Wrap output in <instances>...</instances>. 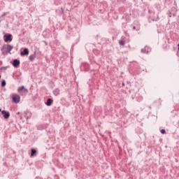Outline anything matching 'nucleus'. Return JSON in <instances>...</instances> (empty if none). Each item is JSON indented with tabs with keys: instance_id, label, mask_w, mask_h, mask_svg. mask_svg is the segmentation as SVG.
Returning <instances> with one entry per match:
<instances>
[{
	"instance_id": "nucleus-20",
	"label": "nucleus",
	"mask_w": 179,
	"mask_h": 179,
	"mask_svg": "<svg viewBox=\"0 0 179 179\" xmlns=\"http://www.w3.org/2000/svg\"><path fill=\"white\" fill-rule=\"evenodd\" d=\"M124 85H125V84H124V83H122V86H124Z\"/></svg>"
},
{
	"instance_id": "nucleus-7",
	"label": "nucleus",
	"mask_w": 179,
	"mask_h": 179,
	"mask_svg": "<svg viewBox=\"0 0 179 179\" xmlns=\"http://www.w3.org/2000/svg\"><path fill=\"white\" fill-rule=\"evenodd\" d=\"M20 55H29V49L24 48L23 51L20 52Z\"/></svg>"
},
{
	"instance_id": "nucleus-4",
	"label": "nucleus",
	"mask_w": 179,
	"mask_h": 179,
	"mask_svg": "<svg viewBox=\"0 0 179 179\" xmlns=\"http://www.w3.org/2000/svg\"><path fill=\"white\" fill-rule=\"evenodd\" d=\"M19 65H20V61L17 59H14L13 62V66H14V68H17Z\"/></svg>"
},
{
	"instance_id": "nucleus-10",
	"label": "nucleus",
	"mask_w": 179,
	"mask_h": 179,
	"mask_svg": "<svg viewBox=\"0 0 179 179\" xmlns=\"http://www.w3.org/2000/svg\"><path fill=\"white\" fill-rule=\"evenodd\" d=\"M36 155H37V150H36V149H31V157L36 156Z\"/></svg>"
},
{
	"instance_id": "nucleus-13",
	"label": "nucleus",
	"mask_w": 179,
	"mask_h": 179,
	"mask_svg": "<svg viewBox=\"0 0 179 179\" xmlns=\"http://www.w3.org/2000/svg\"><path fill=\"white\" fill-rule=\"evenodd\" d=\"M6 86V81L5 80H3L1 81V87H5Z\"/></svg>"
},
{
	"instance_id": "nucleus-21",
	"label": "nucleus",
	"mask_w": 179,
	"mask_h": 179,
	"mask_svg": "<svg viewBox=\"0 0 179 179\" xmlns=\"http://www.w3.org/2000/svg\"><path fill=\"white\" fill-rule=\"evenodd\" d=\"M17 114H20V112H17Z\"/></svg>"
},
{
	"instance_id": "nucleus-1",
	"label": "nucleus",
	"mask_w": 179,
	"mask_h": 179,
	"mask_svg": "<svg viewBox=\"0 0 179 179\" xmlns=\"http://www.w3.org/2000/svg\"><path fill=\"white\" fill-rule=\"evenodd\" d=\"M5 43H8V41H12V34H6L3 36Z\"/></svg>"
},
{
	"instance_id": "nucleus-15",
	"label": "nucleus",
	"mask_w": 179,
	"mask_h": 179,
	"mask_svg": "<svg viewBox=\"0 0 179 179\" xmlns=\"http://www.w3.org/2000/svg\"><path fill=\"white\" fill-rule=\"evenodd\" d=\"M140 29L141 28H139V27L136 28V27H135V26L133 27V30H136L137 31H139Z\"/></svg>"
},
{
	"instance_id": "nucleus-5",
	"label": "nucleus",
	"mask_w": 179,
	"mask_h": 179,
	"mask_svg": "<svg viewBox=\"0 0 179 179\" xmlns=\"http://www.w3.org/2000/svg\"><path fill=\"white\" fill-rule=\"evenodd\" d=\"M142 54H148V52H150V48L149 47L145 46L143 49H141Z\"/></svg>"
},
{
	"instance_id": "nucleus-9",
	"label": "nucleus",
	"mask_w": 179,
	"mask_h": 179,
	"mask_svg": "<svg viewBox=\"0 0 179 179\" xmlns=\"http://www.w3.org/2000/svg\"><path fill=\"white\" fill-rule=\"evenodd\" d=\"M18 92H22V90H24L26 93H28V90L27 89L24 88V86H21V87H19L18 89H17Z\"/></svg>"
},
{
	"instance_id": "nucleus-2",
	"label": "nucleus",
	"mask_w": 179,
	"mask_h": 179,
	"mask_svg": "<svg viewBox=\"0 0 179 179\" xmlns=\"http://www.w3.org/2000/svg\"><path fill=\"white\" fill-rule=\"evenodd\" d=\"M20 102V96L19 95H15L13 96V103H15V104H17V103Z\"/></svg>"
},
{
	"instance_id": "nucleus-23",
	"label": "nucleus",
	"mask_w": 179,
	"mask_h": 179,
	"mask_svg": "<svg viewBox=\"0 0 179 179\" xmlns=\"http://www.w3.org/2000/svg\"><path fill=\"white\" fill-rule=\"evenodd\" d=\"M20 120H22V117H20Z\"/></svg>"
},
{
	"instance_id": "nucleus-14",
	"label": "nucleus",
	"mask_w": 179,
	"mask_h": 179,
	"mask_svg": "<svg viewBox=\"0 0 179 179\" xmlns=\"http://www.w3.org/2000/svg\"><path fill=\"white\" fill-rule=\"evenodd\" d=\"M119 44L120 45H125V41H119Z\"/></svg>"
},
{
	"instance_id": "nucleus-11",
	"label": "nucleus",
	"mask_w": 179,
	"mask_h": 179,
	"mask_svg": "<svg viewBox=\"0 0 179 179\" xmlns=\"http://www.w3.org/2000/svg\"><path fill=\"white\" fill-rule=\"evenodd\" d=\"M29 61H34V59H36V53L29 55Z\"/></svg>"
},
{
	"instance_id": "nucleus-6",
	"label": "nucleus",
	"mask_w": 179,
	"mask_h": 179,
	"mask_svg": "<svg viewBox=\"0 0 179 179\" xmlns=\"http://www.w3.org/2000/svg\"><path fill=\"white\" fill-rule=\"evenodd\" d=\"M6 50H7V52H8L9 54H12V53L10 52V50H13V45H10V44L6 45Z\"/></svg>"
},
{
	"instance_id": "nucleus-24",
	"label": "nucleus",
	"mask_w": 179,
	"mask_h": 179,
	"mask_svg": "<svg viewBox=\"0 0 179 179\" xmlns=\"http://www.w3.org/2000/svg\"><path fill=\"white\" fill-rule=\"evenodd\" d=\"M0 79H1V75H0Z\"/></svg>"
},
{
	"instance_id": "nucleus-22",
	"label": "nucleus",
	"mask_w": 179,
	"mask_h": 179,
	"mask_svg": "<svg viewBox=\"0 0 179 179\" xmlns=\"http://www.w3.org/2000/svg\"><path fill=\"white\" fill-rule=\"evenodd\" d=\"M1 111H2V109L0 108V113H1Z\"/></svg>"
},
{
	"instance_id": "nucleus-16",
	"label": "nucleus",
	"mask_w": 179,
	"mask_h": 179,
	"mask_svg": "<svg viewBox=\"0 0 179 179\" xmlns=\"http://www.w3.org/2000/svg\"><path fill=\"white\" fill-rule=\"evenodd\" d=\"M160 132H161V134H166V130H165V129H162V130L160 131Z\"/></svg>"
},
{
	"instance_id": "nucleus-18",
	"label": "nucleus",
	"mask_w": 179,
	"mask_h": 179,
	"mask_svg": "<svg viewBox=\"0 0 179 179\" xmlns=\"http://www.w3.org/2000/svg\"><path fill=\"white\" fill-rule=\"evenodd\" d=\"M0 69L3 71H6V67H1Z\"/></svg>"
},
{
	"instance_id": "nucleus-3",
	"label": "nucleus",
	"mask_w": 179,
	"mask_h": 179,
	"mask_svg": "<svg viewBox=\"0 0 179 179\" xmlns=\"http://www.w3.org/2000/svg\"><path fill=\"white\" fill-rule=\"evenodd\" d=\"M1 114L3 115V118H5V120H8V118L10 117V113H9V112H7L6 110H2Z\"/></svg>"
},
{
	"instance_id": "nucleus-12",
	"label": "nucleus",
	"mask_w": 179,
	"mask_h": 179,
	"mask_svg": "<svg viewBox=\"0 0 179 179\" xmlns=\"http://www.w3.org/2000/svg\"><path fill=\"white\" fill-rule=\"evenodd\" d=\"M59 89H56L53 91V93L55 94V96H58L59 94Z\"/></svg>"
},
{
	"instance_id": "nucleus-8",
	"label": "nucleus",
	"mask_w": 179,
	"mask_h": 179,
	"mask_svg": "<svg viewBox=\"0 0 179 179\" xmlns=\"http://www.w3.org/2000/svg\"><path fill=\"white\" fill-rule=\"evenodd\" d=\"M46 106H48V107H50V106H51V104H52V99H48L46 102H45Z\"/></svg>"
},
{
	"instance_id": "nucleus-17",
	"label": "nucleus",
	"mask_w": 179,
	"mask_h": 179,
	"mask_svg": "<svg viewBox=\"0 0 179 179\" xmlns=\"http://www.w3.org/2000/svg\"><path fill=\"white\" fill-rule=\"evenodd\" d=\"M6 15H8V13H3V14L1 15V17H3L4 16H6Z\"/></svg>"
},
{
	"instance_id": "nucleus-19",
	"label": "nucleus",
	"mask_w": 179,
	"mask_h": 179,
	"mask_svg": "<svg viewBox=\"0 0 179 179\" xmlns=\"http://www.w3.org/2000/svg\"><path fill=\"white\" fill-rule=\"evenodd\" d=\"M43 43L45 44V45H47V42L45 41H43Z\"/></svg>"
}]
</instances>
